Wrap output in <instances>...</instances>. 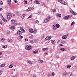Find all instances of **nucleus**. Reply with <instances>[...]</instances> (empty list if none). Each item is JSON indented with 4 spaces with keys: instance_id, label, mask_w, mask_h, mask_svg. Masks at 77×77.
<instances>
[{
    "instance_id": "f257e3e1",
    "label": "nucleus",
    "mask_w": 77,
    "mask_h": 77,
    "mask_svg": "<svg viewBox=\"0 0 77 77\" xmlns=\"http://www.w3.org/2000/svg\"><path fill=\"white\" fill-rule=\"evenodd\" d=\"M51 17L49 16L46 19H45L44 20V22L45 23H48L50 21V20H51Z\"/></svg>"
},
{
    "instance_id": "f03ea898",
    "label": "nucleus",
    "mask_w": 77,
    "mask_h": 77,
    "mask_svg": "<svg viewBox=\"0 0 77 77\" xmlns=\"http://www.w3.org/2000/svg\"><path fill=\"white\" fill-rule=\"evenodd\" d=\"M12 13L11 12H9L7 16V20H10L12 18Z\"/></svg>"
},
{
    "instance_id": "7ed1b4c3",
    "label": "nucleus",
    "mask_w": 77,
    "mask_h": 77,
    "mask_svg": "<svg viewBox=\"0 0 77 77\" xmlns=\"http://www.w3.org/2000/svg\"><path fill=\"white\" fill-rule=\"evenodd\" d=\"M71 17H72V16L71 15H68L67 16L64 17H63V19H64V20L69 19V18H71Z\"/></svg>"
},
{
    "instance_id": "20e7f679",
    "label": "nucleus",
    "mask_w": 77,
    "mask_h": 77,
    "mask_svg": "<svg viewBox=\"0 0 77 77\" xmlns=\"http://www.w3.org/2000/svg\"><path fill=\"white\" fill-rule=\"evenodd\" d=\"M25 48L26 50H30L31 48H32V47L30 45H27L25 47Z\"/></svg>"
},
{
    "instance_id": "39448f33",
    "label": "nucleus",
    "mask_w": 77,
    "mask_h": 77,
    "mask_svg": "<svg viewBox=\"0 0 77 77\" xmlns=\"http://www.w3.org/2000/svg\"><path fill=\"white\" fill-rule=\"evenodd\" d=\"M29 32H30V33H36V31L33 30V29H29Z\"/></svg>"
},
{
    "instance_id": "423d86ee",
    "label": "nucleus",
    "mask_w": 77,
    "mask_h": 77,
    "mask_svg": "<svg viewBox=\"0 0 77 77\" xmlns=\"http://www.w3.org/2000/svg\"><path fill=\"white\" fill-rule=\"evenodd\" d=\"M52 27L54 30H56V25H52Z\"/></svg>"
},
{
    "instance_id": "0eeeda50",
    "label": "nucleus",
    "mask_w": 77,
    "mask_h": 77,
    "mask_svg": "<svg viewBox=\"0 0 77 77\" xmlns=\"http://www.w3.org/2000/svg\"><path fill=\"white\" fill-rule=\"evenodd\" d=\"M35 3H36L37 4H38L40 5L41 4V2L39 1H38L36 0H35L34 1Z\"/></svg>"
},
{
    "instance_id": "6e6552de",
    "label": "nucleus",
    "mask_w": 77,
    "mask_h": 77,
    "mask_svg": "<svg viewBox=\"0 0 77 77\" xmlns=\"http://www.w3.org/2000/svg\"><path fill=\"white\" fill-rule=\"evenodd\" d=\"M34 62H35L34 61L30 60H29L28 62V63H29V64H33Z\"/></svg>"
},
{
    "instance_id": "1a4fd4ad",
    "label": "nucleus",
    "mask_w": 77,
    "mask_h": 77,
    "mask_svg": "<svg viewBox=\"0 0 77 77\" xmlns=\"http://www.w3.org/2000/svg\"><path fill=\"white\" fill-rule=\"evenodd\" d=\"M56 17H57V18L59 17H62V15L60 14H57L56 15Z\"/></svg>"
},
{
    "instance_id": "9d476101",
    "label": "nucleus",
    "mask_w": 77,
    "mask_h": 77,
    "mask_svg": "<svg viewBox=\"0 0 77 77\" xmlns=\"http://www.w3.org/2000/svg\"><path fill=\"white\" fill-rule=\"evenodd\" d=\"M51 38V36H48L45 38L47 40H49Z\"/></svg>"
},
{
    "instance_id": "9b49d317",
    "label": "nucleus",
    "mask_w": 77,
    "mask_h": 77,
    "mask_svg": "<svg viewBox=\"0 0 77 77\" xmlns=\"http://www.w3.org/2000/svg\"><path fill=\"white\" fill-rule=\"evenodd\" d=\"M17 34L18 35H21L22 33L20 31H18L17 32Z\"/></svg>"
},
{
    "instance_id": "f8f14e48",
    "label": "nucleus",
    "mask_w": 77,
    "mask_h": 77,
    "mask_svg": "<svg viewBox=\"0 0 77 77\" xmlns=\"http://www.w3.org/2000/svg\"><path fill=\"white\" fill-rule=\"evenodd\" d=\"M61 3L62 4H63V5H67V3L66 2H65L64 1H62V2H61Z\"/></svg>"
},
{
    "instance_id": "ddd939ff",
    "label": "nucleus",
    "mask_w": 77,
    "mask_h": 77,
    "mask_svg": "<svg viewBox=\"0 0 77 77\" xmlns=\"http://www.w3.org/2000/svg\"><path fill=\"white\" fill-rule=\"evenodd\" d=\"M75 56H73L71 57V60H74L75 59Z\"/></svg>"
},
{
    "instance_id": "4468645a",
    "label": "nucleus",
    "mask_w": 77,
    "mask_h": 77,
    "mask_svg": "<svg viewBox=\"0 0 77 77\" xmlns=\"http://www.w3.org/2000/svg\"><path fill=\"white\" fill-rule=\"evenodd\" d=\"M68 38V36H67L65 35L63 36L62 37V39H66V38Z\"/></svg>"
},
{
    "instance_id": "2eb2a0df",
    "label": "nucleus",
    "mask_w": 77,
    "mask_h": 77,
    "mask_svg": "<svg viewBox=\"0 0 77 77\" xmlns=\"http://www.w3.org/2000/svg\"><path fill=\"white\" fill-rule=\"evenodd\" d=\"M2 47L3 48H7L8 46L6 45H4L2 46Z\"/></svg>"
},
{
    "instance_id": "dca6fc26",
    "label": "nucleus",
    "mask_w": 77,
    "mask_h": 77,
    "mask_svg": "<svg viewBox=\"0 0 77 77\" xmlns=\"http://www.w3.org/2000/svg\"><path fill=\"white\" fill-rule=\"evenodd\" d=\"M70 12H71V13H72V14H73V15H77V13H75L74 11H71Z\"/></svg>"
},
{
    "instance_id": "f3484780",
    "label": "nucleus",
    "mask_w": 77,
    "mask_h": 77,
    "mask_svg": "<svg viewBox=\"0 0 77 77\" xmlns=\"http://www.w3.org/2000/svg\"><path fill=\"white\" fill-rule=\"evenodd\" d=\"M48 48H44L43 49V51H48Z\"/></svg>"
},
{
    "instance_id": "a211bd4d",
    "label": "nucleus",
    "mask_w": 77,
    "mask_h": 77,
    "mask_svg": "<svg viewBox=\"0 0 77 77\" xmlns=\"http://www.w3.org/2000/svg\"><path fill=\"white\" fill-rule=\"evenodd\" d=\"M51 42L52 44H54V45L55 44V41L54 40H51Z\"/></svg>"
},
{
    "instance_id": "6ab92c4d",
    "label": "nucleus",
    "mask_w": 77,
    "mask_h": 77,
    "mask_svg": "<svg viewBox=\"0 0 77 77\" xmlns=\"http://www.w3.org/2000/svg\"><path fill=\"white\" fill-rule=\"evenodd\" d=\"M9 5H11V0H7Z\"/></svg>"
},
{
    "instance_id": "aec40b11",
    "label": "nucleus",
    "mask_w": 77,
    "mask_h": 77,
    "mask_svg": "<svg viewBox=\"0 0 77 77\" xmlns=\"http://www.w3.org/2000/svg\"><path fill=\"white\" fill-rule=\"evenodd\" d=\"M38 62L39 63H42L43 62V60H42L39 59L38 60Z\"/></svg>"
},
{
    "instance_id": "412c9836",
    "label": "nucleus",
    "mask_w": 77,
    "mask_h": 77,
    "mask_svg": "<svg viewBox=\"0 0 77 77\" xmlns=\"http://www.w3.org/2000/svg\"><path fill=\"white\" fill-rule=\"evenodd\" d=\"M14 66V64H11L10 66H9V68H12V67Z\"/></svg>"
},
{
    "instance_id": "4be33fe9",
    "label": "nucleus",
    "mask_w": 77,
    "mask_h": 77,
    "mask_svg": "<svg viewBox=\"0 0 77 77\" xmlns=\"http://www.w3.org/2000/svg\"><path fill=\"white\" fill-rule=\"evenodd\" d=\"M6 34L9 35V34H10V31H9L7 30L6 31Z\"/></svg>"
},
{
    "instance_id": "5701e85b",
    "label": "nucleus",
    "mask_w": 77,
    "mask_h": 77,
    "mask_svg": "<svg viewBox=\"0 0 77 77\" xmlns=\"http://www.w3.org/2000/svg\"><path fill=\"white\" fill-rule=\"evenodd\" d=\"M32 8H28V9H27L26 10V11H32Z\"/></svg>"
},
{
    "instance_id": "b1692460",
    "label": "nucleus",
    "mask_w": 77,
    "mask_h": 77,
    "mask_svg": "<svg viewBox=\"0 0 77 77\" xmlns=\"http://www.w3.org/2000/svg\"><path fill=\"white\" fill-rule=\"evenodd\" d=\"M59 27H60L59 24L58 23L56 25V27H57V28H59Z\"/></svg>"
},
{
    "instance_id": "393cba45",
    "label": "nucleus",
    "mask_w": 77,
    "mask_h": 77,
    "mask_svg": "<svg viewBox=\"0 0 77 77\" xmlns=\"http://www.w3.org/2000/svg\"><path fill=\"white\" fill-rule=\"evenodd\" d=\"M38 53V50H36L35 51H33V53H34L35 54H36Z\"/></svg>"
},
{
    "instance_id": "a878e982",
    "label": "nucleus",
    "mask_w": 77,
    "mask_h": 77,
    "mask_svg": "<svg viewBox=\"0 0 77 77\" xmlns=\"http://www.w3.org/2000/svg\"><path fill=\"white\" fill-rule=\"evenodd\" d=\"M8 41L9 42H12V40L11 39H8Z\"/></svg>"
},
{
    "instance_id": "bb28decb",
    "label": "nucleus",
    "mask_w": 77,
    "mask_h": 77,
    "mask_svg": "<svg viewBox=\"0 0 77 77\" xmlns=\"http://www.w3.org/2000/svg\"><path fill=\"white\" fill-rule=\"evenodd\" d=\"M18 37H19V38H20V39H23V36H21V35H19Z\"/></svg>"
},
{
    "instance_id": "cd10ccee",
    "label": "nucleus",
    "mask_w": 77,
    "mask_h": 77,
    "mask_svg": "<svg viewBox=\"0 0 77 77\" xmlns=\"http://www.w3.org/2000/svg\"><path fill=\"white\" fill-rule=\"evenodd\" d=\"M67 74L68 73H67V72H65V73H63V75L64 76H65V75H67Z\"/></svg>"
},
{
    "instance_id": "c85d7f7f",
    "label": "nucleus",
    "mask_w": 77,
    "mask_h": 77,
    "mask_svg": "<svg viewBox=\"0 0 77 77\" xmlns=\"http://www.w3.org/2000/svg\"><path fill=\"white\" fill-rule=\"evenodd\" d=\"M25 17V14H23V15L22 16V19H23V18H24Z\"/></svg>"
},
{
    "instance_id": "c756f323",
    "label": "nucleus",
    "mask_w": 77,
    "mask_h": 77,
    "mask_svg": "<svg viewBox=\"0 0 77 77\" xmlns=\"http://www.w3.org/2000/svg\"><path fill=\"white\" fill-rule=\"evenodd\" d=\"M65 42L64 41H61V44H65Z\"/></svg>"
},
{
    "instance_id": "7c9ffc66",
    "label": "nucleus",
    "mask_w": 77,
    "mask_h": 77,
    "mask_svg": "<svg viewBox=\"0 0 77 77\" xmlns=\"http://www.w3.org/2000/svg\"><path fill=\"white\" fill-rule=\"evenodd\" d=\"M60 50H61V51H65V49L64 48H60Z\"/></svg>"
},
{
    "instance_id": "2f4dec72",
    "label": "nucleus",
    "mask_w": 77,
    "mask_h": 77,
    "mask_svg": "<svg viewBox=\"0 0 77 77\" xmlns=\"http://www.w3.org/2000/svg\"><path fill=\"white\" fill-rule=\"evenodd\" d=\"M11 29H15V27L14 26H12L11 27Z\"/></svg>"
},
{
    "instance_id": "473e14b6",
    "label": "nucleus",
    "mask_w": 77,
    "mask_h": 77,
    "mask_svg": "<svg viewBox=\"0 0 77 77\" xmlns=\"http://www.w3.org/2000/svg\"><path fill=\"white\" fill-rule=\"evenodd\" d=\"M67 68H71V65H69L68 66H67Z\"/></svg>"
},
{
    "instance_id": "72a5a7b5",
    "label": "nucleus",
    "mask_w": 77,
    "mask_h": 77,
    "mask_svg": "<svg viewBox=\"0 0 77 77\" xmlns=\"http://www.w3.org/2000/svg\"><path fill=\"white\" fill-rule=\"evenodd\" d=\"M21 31L23 33H25V32H26V31H25V30H24V29H21Z\"/></svg>"
},
{
    "instance_id": "f704fd0d",
    "label": "nucleus",
    "mask_w": 77,
    "mask_h": 77,
    "mask_svg": "<svg viewBox=\"0 0 77 77\" xmlns=\"http://www.w3.org/2000/svg\"><path fill=\"white\" fill-rule=\"evenodd\" d=\"M51 75V74L49 73L48 74V77H50V76Z\"/></svg>"
},
{
    "instance_id": "c9c22d12",
    "label": "nucleus",
    "mask_w": 77,
    "mask_h": 77,
    "mask_svg": "<svg viewBox=\"0 0 77 77\" xmlns=\"http://www.w3.org/2000/svg\"><path fill=\"white\" fill-rule=\"evenodd\" d=\"M5 66V64H2L1 65L2 67H4Z\"/></svg>"
},
{
    "instance_id": "e433bc0d",
    "label": "nucleus",
    "mask_w": 77,
    "mask_h": 77,
    "mask_svg": "<svg viewBox=\"0 0 77 77\" xmlns=\"http://www.w3.org/2000/svg\"><path fill=\"white\" fill-rule=\"evenodd\" d=\"M52 11L53 12H56V9H54L52 10Z\"/></svg>"
},
{
    "instance_id": "4c0bfd02",
    "label": "nucleus",
    "mask_w": 77,
    "mask_h": 77,
    "mask_svg": "<svg viewBox=\"0 0 77 77\" xmlns=\"http://www.w3.org/2000/svg\"><path fill=\"white\" fill-rule=\"evenodd\" d=\"M75 23V22L74 21L71 24V26H72V25H73V24H74Z\"/></svg>"
},
{
    "instance_id": "58836bf2",
    "label": "nucleus",
    "mask_w": 77,
    "mask_h": 77,
    "mask_svg": "<svg viewBox=\"0 0 77 77\" xmlns=\"http://www.w3.org/2000/svg\"><path fill=\"white\" fill-rule=\"evenodd\" d=\"M16 14H17V15H19V14H20V13H19V12H18V11H17L16 12Z\"/></svg>"
},
{
    "instance_id": "ea45409f",
    "label": "nucleus",
    "mask_w": 77,
    "mask_h": 77,
    "mask_svg": "<svg viewBox=\"0 0 77 77\" xmlns=\"http://www.w3.org/2000/svg\"><path fill=\"white\" fill-rule=\"evenodd\" d=\"M3 73V71L2 70H0V75Z\"/></svg>"
},
{
    "instance_id": "a19ab883",
    "label": "nucleus",
    "mask_w": 77,
    "mask_h": 77,
    "mask_svg": "<svg viewBox=\"0 0 77 77\" xmlns=\"http://www.w3.org/2000/svg\"><path fill=\"white\" fill-rule=\"evenodd\" d=\"M58 1L59 2H60V3H62V1L61 0H58Z\"/></svg>"
},
{
    "instance_id": "79ce46f5",
    "label": "nucleus",
    "mask_w": 77,
    "mask_h": 77,
    "mask_svg": "<svg viewBox=\"0 0 77 77\" xmlns=\"http://www.w3.org/2000/svg\"><path fill=\"white\" fill-rule=\"evenodd\" d=\"M29 38L30 39H32L33 38V35H31L29 37Z\"/></svg>"
},
{
    "instance_id": "37998d69",
    "label": "nucleus",
    "mask_w": 77,
    "mask_h": 77,
    "mask_svg": "<svg viewBox=\"0 0 77 77\" xmlns=\"http://www.w3.org/2000/svg\"><path fill=\"white\" fill-rule=\"evenodd\" d=\"M15 20H11V22L12 23H14V22H15Z\"/></svg>"
},
{
    "instance_id": "c03bdc74",
    "label": "nucleus",
    "mask_w": 77,
    "mask_h": 77,
    "mask_svg": "<svg viewBox=\"0 0 77 77\" xmlns=\"http://www.w3.org/2000/svg\"><path fill=\"white\" fill-rule=\"evenodd\" d=\"M1 41H2V42H3V41H5V39L4 38H2L1 39Z\"/></svg>"
},
{
    "instance_id": "a18cd8bd",
    "label": "nucleus",
    "mask_w": 77,
    "mask_h": 77,
    "mask_svg": "<svg viewBox=\"0 0 77 77\" xmlns=\"http://www.w3.org/2000/svg\"><path fill=\"white\" fill-rule=\"evenodd\" d=\"M32 17V16L31 15H30L29 17H28V18H31V17Z\"/></svg>"
},
{
    "instance_id": "49530a36",
    "label": "nucleus",
    "mask_w": 77,
    "mask_h": 77,
    "mask_svg": "<svg viewBox=\"0 0 77 77\" xmlns=\"http://www.w3.org/2000/svg\"><path fill=\"white\" fill-rule=\"evenodd\" d=\"M2 20H3V21H4L5 20V18H4L3 17V16H2Z\"/></svg>"
},
{
    "instance_id": "de8ad7c7",
    "label": "nucleus",
    "mask_w": 77,
    "mask_h": 77,
    "mask_svg": "<svg viewBox=\"0 0 77 77\" xmlns=\"http://www.w3.org/2000/svg\"><path fill=\"white\" fill-rule=\"evenodd\" d=\"M3 5V2H0V5Z\"/></svg>"
},
{
    "instance_id": "09e8293b",
    "label": "nucleus",
    "mask_w": 77,
    "mask_h": 77,
    "mask_svg": "<svg viewBox=\"0 0 77 77\" xmlns=\"http://www.w3.org/2000/svg\"><path fill=\"white\" fill-rule=\"evenodd\" d=\"M4 21L5 23H7V20L6 19H5L4 20Z\"/></svg>"
},
{
    "instance_id": "8fccbe9b",
    "label": "nucleus",
    "mask_w": 77,
    "mask_h": 77,
    "mask_svg": "<svg viewBox=\"0 0 77 77\" xmlns=\"http://www.w3.org/2000/svg\"><path fill=\"white\" fill-rule=\"evenodd\" d=\"M14 26H17V24H18V23H15L14 24Z\"/></svg>"
},
{
    "instance_id": "3c124183",
    "label": "nucleus",
    "mask_w": 77,
    "mask_h": 77,
    "mask_svg": "<svg viewBox=\"0 0 77 77\" xmlns=\"http://www.w3.org/2000/svg\"><path fill=\"white\" fill-rule=\"evenodd\" d=\"M0 23L2 25V26H3V24L2 23V21H0Z\"/></svg>"
},
{
    "instance_id": "603ef678",
    "label": "nucleus",
    "mask_w": 77,
    "mask_h": 77,
    "mask_svg": "<svg viewBox=\"0 0 77 77\" xmlns=\"http://www.w3.org/2000/svg\"><path fill=\"white\" fill-rule=\"evenodd\" d=\"M24 1L26 3V4H27V1H26V0H25Z\"/></svg>"
},
{
    "instance_id": "864d4df0",
    "label": "nucleus",
    "mask_w": 77,
    "mask_h": 77,
    "mask_svg": "<svg viewBox=\"0 0 77 77\" xmlns=\"http://www.w3.org/2000/svg\"><path fill=\"white\" fill-rule=\"evenodd\" d=\"M35 23H37V24H38V23H39V21H38V20H37L35 21Z\"/></svg>"
},
{
    "instance_id": "5fc2aeb1",
    "label": "nucleus",
    "mask_w": 77,
    "mask_h": 77,
    "mask_svg": "<svg viewBox=\"0 0 77 77\" xmlns=\"http://www.w3.org/2000/svg\"><path fill=\"white\" fill-rule=\"evenodd\" d=\"M52 75H53V76H54V75H55V74H54V73H53V72H52Z\"/></svg>"
},
{
    "instance_id": "6e6d98bb",
    "label": "nucleus",
    "mask_w": 77,
    "mask_h": 77,
    "mask_svg": "<svg viewBox=\"0 0 77 77\" xmlns=\"http://www.w3.org/2000/svg\"><path fill=\"white\" fill-rule=\"evenodd\" d=\"M14 2L15 3H17V2H18L17 1V0H15L14 1Z\"/></svg>"
},
{
    "instance_id": "4d7b16f0",
    "label": "nucleus",
    "mask_w": 77,
    "mask_h": 77,
    "mask_svg": "<svg viewBox=\"0 0 77 77\" xmlns=\"http://www.w3.org/2000/svg\"><path fill=\"white\" fill-rule=\"evenodd\" d=\"M28 41V39L27 38L25 39V42H27V41Z\"/></svg>"
},
{
    "instance_id": "13d9d810",
    "label": "nucleus",
    "mask_w": 77,
    "mask_h": 77,
    "mask_svg": "<svg viewBox=\"0 0 77 77\" xmlns=\"http://www.w3.org/2000/svg\"><path fill=\"white\" fill-rule=\"evenodd\" d=\"M56 58H59V55H57L56 57Z\"/></svg>"
},
{
    "instance_id": "bf43d9fd",
    "label": "nucleus",
    "mask_w": 77,
    "mask_h": 77,
    "mask_svg": "<svg viewBox=\"0 0 77 77\" xmlns=\"http://www.w3.org/2000/svg\"><path fill=\"white\" fill-rule=\"evenodd\" d=\"M43 5H44V6H46V5L44 4V3H43Z\"/></svg>"
},
{
    "instance_id": "052dcab7",
    "label": "nucleus",
    "mask_w": 77,
    "mask_h": 77,
    "mask_svg": "<svg viewBox=\"0 0 77 77\" xmlns=\"http://www.w3.org/2000/svg\"><path fill=\"white\" fill-rule=\"evenodd\" d=\"M73 75L72 73H71L70 75V76H72V75Z\"/></svg>"
},
{
    "instance_id": "680f3d73",
    "label": "nucleus",
    "mask_w": 77,
    "mask_h": 77,
    "mask_svg": "<svg viewBox=\"0 0 77 77\" xmlns=\"http://www.w3.org/2000/svg\"><path fill=\"white\" fill-rule=\"evenodd\" d=\"M42 39H44V36H43L42 37Z\"/></svg>"
},
{
    "instance_id": "e2e57ef3",
    "label": "nucleus",
    "mask_w": 77,
    "mask_h": 77,
    "mask_svg": "<svg viewBox=\"0 0 77 77\" xmlns=\"http://www.w3.org/2000/svg\"><path fill=\"white\" fill-rule=\"evenodd\" d=\"M20 29L21 30H22L23 28V27H20Z\"/></svg>"
},
{
    "instance_id": "0e129e2a",
    "label": "nucleus",
    "mask_w": 77,
    "mask_h": 77,
    "mask_svg": "<svg viewBox=\"0 0 77 77\" xmlns=\"http://www.w3.org/2000/svg\"><path fill=\"white\" fill-rule=\"evenodd\" d=\"M45 55L47 54V52H45Z\"/></svg>"
},
{
    "instance_id": "69168bd1",
    "label": "nucleus",
    "mask_w": 77,
    "mask_h": 77,
    "mask_svg": "<svg viewBox=\"0 0 77 77\" xmlns=\"http://www.w3.org/2000/svg\"><path fill=\"white\" fill-rule=\"evenodd\" d=\"M3 54V53L2 52H0V55H2Z\"/></svg>"
},
{
    "instance_id": "338daca9",
    "label": "nucleus",
    "mask_w": 77,
    "mask_h": 77,
    "mask_svg": "<svg viewBox=\"0 0 77 77\" xmlns=\"http://www.w3.org/2000/svg\"><path fill=\"white\" fill-rule=\"evenodd\" d=\"M59 42H60V40H58V41H57V44H59Z\"/></svg>"
},
{
    "instance_id": "774afa93",
    "label": "nucleus",
    "mask_w": 77,
    "mask_h": 77,
    "mask_svg": "<svg viewBox=\"0 0 77 77\" xmlns=\"http://www.w3.org/2000/svg\"><path fill=\"white\" fill-rule=\"evenodd\" d=\"M33 77H37V76L36 75H34Z\"/></svg>"
}]
</instances>
